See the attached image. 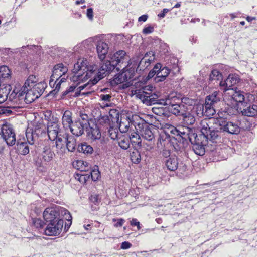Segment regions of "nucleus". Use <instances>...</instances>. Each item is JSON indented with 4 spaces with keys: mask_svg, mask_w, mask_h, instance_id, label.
<instances>
[{
    "mask_svg": "<svg viewBox=\"0 0 257 257\" xmlns=\"http://www.w3.org/2000/svg\"><path fill=\"white\" fill-rule=\"evenodd\" d=\"M64 218L67 220L68 222H70V225L71 224L72 217L69 212L67 213V214L64 216Z\"/></svg>",
    "mask_w": 257,
    "mask_h": 257,
    "instance_id": "nucleus-64",
    "label": "nucleus"
},
{
    "mask_svg": "<svg viewBox=\"0 0 257 257\" xmlns=\"http://www.w3.org/2000/svg\"><path fill=\"white\" fill-rule=\"evenodd\" d=\"M131 159L134 163H139L141 159L140 153L138 150H135L131 153Z\"/></svg>",
    "mask_w": 257,
    "mask_h": 257,
    "instance_id": "nucleus-38",
    "label": "nucleus"
},
{
    "mask_svg": "<svg viewBox=\"0 0 257 257\" xmlns=\"http://www.w3.org/2000/svg\"><path fill=\"white\" fill-rule=\"evenodd\" d=\"M118 143L120 147L124 150L127 149L130 147V141L127 138L120 139Z\"/></svg>",
    "mask_w": 257,
    "mask_h": 257,
    "instance_id": "nucleus-43",
    "label": "nucleus"
},
{
    "mask_svg": "<svg viewBox=\"0 0 257 257\" xmlns=\"http://www.w3.org/2000/svg\"><path fill=\"white\" fill-rule=\"evenodd\" d=\"M22 91L25 94V100L27 103H31L39 98V97L34 93V91L30 88H22Z\"/></svg>",
    "mask_w": 257,
    "mask_h": 257,
    "instance_id": "nucleus-27",
    "label": "nucleus"
},
{
    "mask_svg": "<svg viewBox=\"0 0 257 257\" xmlns=\"http://www.w3.org/2000/svg\"><path fill=\"white\" fill-rule=\"evenodd\" d=\"M194 153L199 156H202L205 154V149L202 145L196 144L193 146Z\"/></svg>",
    "mask_w": 257,
    "mask_h": 257,
    "instance_id": "nucleus-42",
    "label": "nucleus"
},
{
    "mask_svg": "<svg viewBox=\"0 0 257 257\" xmlns=\"http://www.w3.org/2000/svg\"><path fill=\"white\" fill-rule=\"evenodd\" d=\"M63 220L49 222L44 230V234L47 236H57L62 231L63 226Z\"/></svg>",
    "mask_w": 257,
    "mask_h": 257,
    "instance_id": "nucleus-6",
    "label": "nucleus"
},
{
    "mask_svg": "<svg viewBox=\"0 0 257 257\" xmlns=\"http://www.w3.org/2000/svg\"><path fill=\"white\" fill-rule=\"evenodd\" d=\"M183 116V120L184 122L188 125H192L195 121V118L194 115L191 113H187L186 111L184 112Z\"/></svg>",
    "mask_w": 257,
    "mask_h": 257,
    "instance_id": "nucleus-37",
    "label": "nucleus"
},
{
    "mask_svg": "<svg viewBox=\"0 0 257 257\" xmlns=\"http://www.w3.org/2000/svg\"><path fill=\"white\" fill-rule=\"evenodd\" d=\"M153 87L147 85L139 89L131 91V94L136 98L141 100L144 104L151 105L155 103L163 104L168 105L169 111L175 115H184L186 111L184 104H172L170 99L168 97L165 99L158 100V96L155 93H152Z\"/></svg>",
    "mask_w": 257,
    "mask_h": 257,
    "instance_id": "nucleus-2",
    "label": "nucleus"
},
{
    "mask_svg": "<svg viewBox=\"0 0 257 257\" xmlns=\"http://www.w3.org/2000/svg\"><path fill=\"white\" fill-rule=\"evenodd\" d=\"M45 88V84L43 82L36 83L32 88H30L34 91L39 97L42 94Z\"/></svg>",
    "mask_w": 257,
    "mask_h": 257,
    "instance_id": "nucleus-32",
    "label": "nucleus"
},
{
    "mask_svg": "<svg viewBox=\"0 0 257 257\" xmlns=\"http://www.w3.org/2000/svg\"><path fill=\"white\" fill-rule=\"evenodd\" d=\"M62 124L64 127L69 128L73 123L72 119V113L68 110L65 111L62 118Z\"/></svg>",
    "mask_w": 257,
    "mask_h": 257,
    "instance_id": "nucleus-29",
    "label": "nucleus"
},
{
    "mask_svg": "<svg viewBox=\"0 0 257 257\" xmlns=\"http://www.w3.org/2000/svg\"><path fill=\"white\" fill-rule=\"evenodd\" d=\"M91 176L93 181H97L100 177V172L97 166H96L91 172Z\"/></svg>",
    "mask_w": 257,
    "mask_h": 257,
    "instance_id": "nucleus-45",
    "label": "nucleus"
},
{
    "mask_svg": "<svg viewBox=\"0 0 257 257\" xmlns=\"http://www.w3.org/2000/svg\"><path fill=\"white\" fill-rule=\"evenodd\" d=\"M153 31H154L153 27H152L151 26H149L146 27L143 29V33L145 34H150L152 32H153Z\"/></svg>",
    "mask_w": 257,
    "mask_h": 257,
    "instance_id": "nucleus-51",
    "label": "nucleus"
},
{
    "mask_svg": "<svg viewBox=\"0 0 257 257\" xmlns=\"http://www.w3.org/2000/svg\"><path fill=\"white\" fill-rule=\"evenodd\" d=\"M169 11V10L166 8H164L161 11V12L158 14V16L161 18H164L165 16V14Z\"/></svg>",
    "mask_w": 257,
    "mask_h": 257,
    "instance_id": "nucleus-63",
    "label": "nucleus"
},
{
    "mask_svg": "<svg viewBox=\"0 0 257 257\" xmlns=\"http://www.w3.org/2000/svg\"><path fill=\"white\" fill-rule=\"evenodd\" d=\"M111 96L109 94H101L100 95V98L102 101L105 102H110Z\"/></svg>",
    "mask_w": 257,
    "mask_h": 257,
    "instance_id": "nucleus-54",
    "label": "nucleus"
},
{
    "mask_svg": "<svg viewBox=\"0 0 257 257\" xmlns=\"http://www.w3.org/2000/svg\"><path fill=\"white\" fill-rule=\"evenodd\" d=\"M76 86H71L68 89L65 90L63 93V96H65L67 94H69V93L74 92L75 89H76Z\"/></svg>",
    "mask_w": 257,
    "mask_h": 257,
    "instance_id": "nucleus-52",
    "label": "nucleus"
},
{
    "mask_svg": "<svg viewBox=\"0 0 257 257\" xmlns=\"http://www.w3.org/2000/svg\"><path fill=\"white\" fill-rule=\"evenodd\" d=\"M185 130L187 131V132H189V130L188 128H185ZM177 132L178 133L177 135H179L180 137H181L183 139H187V138H189V136H188V132H186L184 131H182L180 130H177Z\"/></svg>",
    "mask_w": 257,
    "mask_h": 257,
    "instance_id": "nucleus-47",
    "label": "nucleus"
},
{
    "mask_svg": "<svg viewBox=\"0 0 257 257\" xmlns=\"http://www.w3.org/2000/svg\"><path fill=\"white\" fill-rule=\"evenodd\" d=\"M15 108L16 107H15L0 108V114H5L6 116H9L13 112Z\"/></svg>",
    "mask_w": 257,
    "mask_h": 257,
    "instance_id": "nucleus-44",
    "label": "nucleus"
},
{
    "mask_svg": "<svg viewBox=\"0 0 257 257\" xmlns=\"http://www.w3.org/2000/svg\"><path fill=\"white\" fill-rule=\"evenodd\" d=\"M130 224L132 226H136L138 230H140L141 228L140 222H138L136 219H133L131 221Z\"/></svg>",
    "mask_w": 257,
    "mask_h": 257,
    "instance_id": "nucleus-57",
    "label": "nucleus"
},
{
    "mask_svg": "<svg viewBox=\"0 0 257 257\" xmlns=\"http://www.w3.org/2000/svg\"><path fill=\"white\" fill-rule=\"evenodd\" d=\"M133 119V121L138 123V125H136V132H138L143 139L148 141H152L154 138V134L144 120L139 116H135Z\"/></svg>",
    "mask_w": 257,
    "mask_h": 257,
    "instance_id": "nucleus-3",
    "label": "nucleus"
},
{
    "mask_svg": "<svg viewBox=\"0 0 257 257\" xmlns=\"http://www.w3.org/2000/svg\"><path fill=\"white\" fill-rule=\"evenodd\" d=\"M78 150L79 152H82L85 154H91L93 151V148L86 143L82 144L80 146L79 145Z\"/></svg>",
    "mask_w": 257,
    "mask_h": 257,
    "instance_id": "nucleus-35",
    "label": "nucleus"
},
{
    "mask_svg": "<svg viewBox=\"0 0 257 257\" xmlns=\"http://www.w3.org/2000/svg\"><path fill=\"white\" fill-rule=\"evenodd\" d=\"M59 210L57 207L47 208L43 212V217L48 222L57 221L59 219Z\"/></svg>",
    "mask_w": 257,
    "mask_h": 257,
    "instance_id": "nucleus-14",
    "label": "nucleus"
},
{
    "mask_svg": "<svg viewBox=\"0 0 257 257\" xmlns=\"http://www.w3.org/2000/svg\"><path fill=\"white\" fill-rule=\"evenodd\" d=\"M85 125L83 122L78 119L74 122L69 128L70 129L71 133L76 136H80L84 133Z\"/></svg>",
    "mask_w": 257,
    "mask_h": 257,
    "instance_id": "nucleus-19",
    "label": "nucleus"
},
{
    "mask_svg": "<svg viewBox=\"0 0 257 257\" xmlns=\"http://www.w3.org/2000/svg\"><path fill=\"white\" fill-rule=\"evenodd\" d=\"M220 101V95L219 92L215 91L211 95L207 96L205 99L206 105L215 106V105Z\"/></svg>",
    "mask_w": 257,
    "mask_h": 257,
    "instance_id": "nucleus-25",
    "label": "nucleus"
},
{
    "mask_svg": "<svg viewBox=\"0 0 257 257\" xmlns=\"http://www.w3.org/2000/svg\"><path fill=\"white\" fill-rule=\"evenodd\" d=\"M195 113L199 117L204 115V106L202 104L197 105L192 111V113Z\"/></svg>",
    "mask_w": 257,
    "mask_h": 257,
    "instance_id": "nucleus-40",
    "label": "nucleus"
},
{
    "mask_svg": "<svg viewBox=\"0 0 257 257\" xmlns=\"http://www.w3.org/2000/svg\"><path fill=\"white\" fill-rule=\"evenodd\" d=\"M218 118H209L202 119L198 125L201 134L205 136L211 129H218Z\"/></svg>",
    "mask_w": 257,
    "mask_h": 257,
    "instance_id": "nucleus-9",
    "label": "nucleus"
},
{
    "mask_svg": "<svg viewBox=\"0 0 257 257\" xmlns=\"http://www.w3.org/2000/svg\"><path fill=\"white\" fill-rule=\"evenodd\" d=\"M7 93H1V90H0V103L4 102L7 98Z\"/></svg>",
    "mask_w": 257,
    "mask_h": 257,
    "instance_id": "nucleus-60",
    "label": "nucleus"
},
{
    "mask_svg": "<svg viewBox=\"0 0 257 257\" xmlns=\"http://www.w3.org/2000/svg\"><path fill=\"white\" fill-rule=\"evenodd\" d=\"M1 134L8 146H12L15 144L16 135L11 126L7 124L3 125Z\"/></svg>",
    "mask_w": 257,
    "mask_h": 257,
    "instance_id": "nucleus-8",
    "label": "nucleus"
},
{
    "mask_svg": "<svg viewBox=\"0 0 257 257\" xmlns=\"http://www.w3.org/2000/svg\"><path fill=\"white\" fill-rule=\"evenodd\" d=\"M217 122L218 129H220V131L226 132L231 134H237L240 131L237 123L228 121L223 118H218Z\"/></svg>",
    "mask_w": 257,
    "mask_h": 257,
    "instance_id": "nucleus-5",
    "label": "nucleus"
},
{
    "mask_svg": "<svg viewBox=\"0 0 257 257\" xmlns=\"http://www.w3.org/2000/svg\"><path fill=\"white\" fill-rule=\"evenodd\" d=\"M59 210V216L60 214H61L63 217L67 214V213L69 212V211L64 208H61L59 207H57Z\"/></svg>",
    "mask_w": 257,
    "mask_h": 257,
    "instance_id": "nucleus-58",
    "label": "nucleus"
},
{
    "mask_svg": "<svg viewBox=\"0 0 257 257\" xmlns=\"http://www.w3.org/2000/svg\"><path fill=\"white\" fill-rule=\"evenodd\" d=\"M97 51L98 57L101 60H103L108 53V46L106 43L100 41L97 45Z\"/></svg>",
    "mask_w": 257,
    "mask_h": 257,
    "instance_id": "nucleus-22",
    "label": "nucleus"
},
{
    "mask_svg": "<svg viewBox=\"0 0 257 257\" xmlns=\"http://www.w3.org/2000/svg\"><path fill=\"white\" fill-rule=\"evenodd\" d=\"M132 246V244L128 241H124L121 243V248L122 249H127Z\"/></svg>",
    "mask_w": 257,
    "mask_h": 257,
    "instance_id": "nucleus-55",
    "label": "nucleus"
},
{
    "mask_svg": "<svg viewBox=\"0 0 257 257\" xmlns=\"http://www.w3.org/2000/svg\"><path fill=\"white\" fill-rule=\"evenodd\" d=\"M141 135L138 132L132 133L129 136L130 142L134 145L141 146Z\"/></svg>",
    "mask_w": 257,
    "mask_h": 257,
    "instance_id": "nucleus-34",
    "label": "nucleus"
},
{
    "mask_svg": "<svg viewBox=\"0 0 257 257\" xmlns=\"http://www.w3.org/2000/svg\"><path fill=\"white\" fill-rule=\"evenodd\" d=\"M54 156L55 154L51 150L50 145L44 146L42 152V157L45 162H49L53 159Z\"/></svg>",
    "mask_w": 257,
    "mask_h": 257,
    "instance_id": "nucleus-24",
    "label": "nucleus"
},
{
    "mask_svg": "<svg viewBox=\"0 0 257 257\" xmlns=\"http://www.w3.org/2000/svg\"><path fill=\"white\" fill-rule=\"evenodd\" d=\"M17 146L18 151L20 154L26 155L29 153L30 149L27 142H18Z\"/></svg>",
    "mask_w": 257,
    "mask_h": 257,
    "instance_id": "nucleus-31",
    "label": "nucleus"
},
{
    "mask_svg": "<svg viewBox=\"0 0 257 257\" xmlns=\"http://www.w3.org/2000/svg\"><path fill=\"white\" fill-rule=\"evenodd\" d=\"M33 224L36 228H42L43 227L44 223V222L39 218H33Z\"/></svg>",
    "mask_w": 257,
    "mask_h": 257,
    "instance_id": "nucleus-46",
    "label": "nucleus"
},
{
    "mask_svg": "<svg viewBox=\"0 0 257 257\" xmlns=\"http://www.w3.org/2000/svg\"><path fill=\"white\" fill-rule=\"evenodd\" d=\"M219 130L220 129L212 128L204 137L207 140H209L213 143H216L220 138Z\"/></svg>",
    "mask_w": 257,
    "mask_h": 257,
    "instance_id": "nucleus-26",
    "label": "nucleus"
},
{
    "mask_svg": "<svg viewBox=\"0 0 257 257\" xmlns=\"http://www.w3.org/2000/svg\"><path fill=\"white\" fill-rule=\"evenodd\" d=\"M165 139H163L162 136H160L157 143V147L162 149L165 146Z\"/></svg>",
    "mask_w": 257,
    "mask_h": 257,
    "instance_id": "nucleus-48",
    "label": "nucleus"
},
{
    "mask_svg": "<svg viewBox=\"0 0 257 257\" xmlns=\"http://www.w3.org/2000/svg\"><path fill=\"white\" fill-rule=\"evenodd\" d=\"M170 72V70L167 67H163L157 73V76L155 77V82H159L164 81Z\"/></svg>",
    "mask_w": 257,
    "mask_h": 257,
    "instance_id": "nucleus-28",
    "label": "nucleus"
},
{
    "mask_svg": "<svg viewBox=\"0 0 257 257\" xmlns=\"http://www.w3.org/2000/svg\"><path fill=\"white\" fill-rule=\"evenodd\" d=\"M222 78V75L217 70H213L209 76V80H220Z\"/></svg>",
    "mask_w": 257,
    "mask_h": 257,
    "instance_id": "nucleus-41",
    "label": "nucleus"
},
{
    "mask_svg": "<svg viewBox=\"0 0 257 257\" xmlns=\"http://www.w3.org/2000/svg\"><path fill=\"white\" fill-rule=\"evenodd\" d=\"M162 65L160 63H157L155 65L153 68L154 71L156 72L157 73L159 72L162 69Z\"/></svg>",
    "mask_w": 257,
    "mask_h": 257,
    "instance_id": "nucleus-62",
    "label": "nucleus"
},
{
    "mask_svg": "<svg viewBox=\"0 0 257 257\" xmlns=\"http://www.w3.org/2000/svg\"><path fill=\"white\" fill-rule=\"evenodd\" d=\"M68 71L66 67L62 63L58 64L54 67L52 74L50 80V85H51L55 79H59Z\"/></svg>",
    "mask_w": 257,
    "mask_h": 257,
    "instance_id": "nucleus-15",
    "label": "nucleus"
},
{
    "mask_svg": "<svg viewBox=\"0 0 257 257\" xmlns=\"http://www.w3.org/2000/svg\"><path fill=\"white\" fill-rule=\"evenodd\" d=\"M87 16L90 20L93 19V11L92 8H89L87 10Z\"/></svg>",
    "mask_w": 257,
    "mask_h": 257,
    "instance_id": "nucleus-59",
    "label": "nucleus"
},
{
    "mask_svg": "<svg viewBox=\"0 0 257 257\" xmlns=\"http://www.w3.org/2000/svg\"><path fill=\"white\" fill-rule=\"evenodd\" d=\"M38 78L34 75H30L25 81L22 88H32L34 85L38 82Z\"/></svg>",
    "mask_w": 257,
    "mask_h": 257,
    "instance_id": "nucleus-30",
    "label": "nucleus"
},
{
    "mask_svg": "<svg viewBox=\"0 0 257 257\" xmlns=\"http://www.w3.org/2000/svg\"><path fill=\"white\" fill-rule=\"evenodd\" d=\"M47 134L49 139L54 141L60 133L59 126L56 122H49L47 124Z\"/></svg>",
    "mask_w": 257,
    "mask_h": 257,
    "instance_id": "nucleus-18",
    "label": "nucleus"
},
{
    "mask_svg": "<svg viewBox=\"0 0 257 257\" xmlns=\"http://www.w3.org/2000/svg\"><path fill=\"white\" fill-rule=\"evenodd\" d=\"M10 76V70L6 66H2L0 67V79L6 78Z\"/></svg>",
    "mask_w": 257,
    "mask_h": 257,
    "instance_id": "nucleus-39",
    "label": "nucleus"
},
{
    "mask_svg": "<svg viewBox=\"0 0 257 257\" xmlns=\"http://www.w3.org/2000/svg\"><path fill=\"white\" fill-rule=\"evenodd\" d=\"M6 142L0 134V153L2 152L6 146Z\"/></svg>",
    "mask_w": 257,
    "mask_h": 257,
    "instance_id": "nucleus-53",
    "label": "nucleus"
},
{
    "mask_svg": "<svg viewBox=\"0 0 257 257\" xmlns=\"http://www.w3.org/2000/svg\"><path fill=\"white\" fill-rule=\"evenodd\" d=\"M138 115H123L121 117L119 123V129L122 133H126L129 130L131 125H133L136 128V125H138L137 122L133 121V117Z\"/></svg>",
    "mask_w": 257,
    "mask_h": 257,
    "instance_id": "nucleus-12",
    "label": "nucleus"
},
{
    "mask_svg": "<svg viewBox=\"0 0 257 257\" xmlns=\"http://www.w3.org/2000/svg\"><path fill=\"white\" fill-rule=\"evenodd\" d=\"M111 60L114 63H116L117 67L118 65H119L120 68L123 67V69H125L126 63H128L130 59L124 51L119 50L114 54L111 58Z\"/></svg>",
    "mask_w": 257,
    "mask_h": 257,
    "instance_id": "nucleus-11",
    "label": "nucleus"
},
{
    "mask_svg": "<svg viewBox=\"0 0 257 257\" xmlns=\"http://www.w3.org/2000/svg\"><path fill=\"white\" fill-rule=\"evenodd\" d=\"M239 82V78L237 75H229L224 81L219 82L220 86L223 91L230 92L231 89H234V85Z\"/></svg>",
    "mask_w": 257,
    "mask_h": 257,
    "instance_id": "nucleus-13",
    "label": "nucleus"
},
{
    "mask_svg": "<svg viewBox=\"0 0 257 257\" xmlns=\"http://www.w3.org/2000/svg\"><path fill=\"white\" fill-rule=\"evenodd\" d=\"M164 163L167 168L171 171H174L178 168V161L175 156L167 157L164 160Z\"/></svg>",
    "mask_w": 257,
    "mask_h": 257,
    "instance_id": "nucleus-21",
    "label": "nucleus"
},
{
    "mask_svg": "<svg viewBox=\"0 0 257 257\" xmlns=\"http://www.w3.org/2000/svg\"><path fill=\"white\" fill-rule=\"evenodd\" d=\"M80 118H79V119L80 120V119H82V122H83L84 123V125L86 124V123L88 122V116L86 114H80Z\"/></svg>",
    "mask_w": 257,
    "mask_h": 257,
    "instance_id": "nucleus-56",
    "label": "nucleus"
},
{
    "mask_svg": "<svg viewBox=\"0 0 257 257\" xmlns=\"http://www.w3.org/2000/svg\"><path fill=\"white\" fill-rule=\"evenodd\" d=\"M252 101H245V103H242V108L241 113L245 116L252 117L257 114V105H251Z\"/></svg>",
    "mask_w": 257,
    "mask_h": 257,
    "instance_id": "nucleus-17",
    "label": "nucleus"
},
{
    "mask_svg": "<svg viewBox=\"0 0 257 257\" xmlns=\"http://www.w3.org/2000/svg\"><path fill=\"white\" fill-rule=\"evenodd\" d=\"M227 94L231 97V98L234 100L238 105H243L242 103H245V101H252L254 97L253 95L246 94L244 96L243 92L238 91H237L235 89H231L230 92H228Z\"/></svg>",
    "mask_w": 257,
    "mask_h": 257,
    "instance_id": "nucleus-7",
    "label": "nucleus"
},
{
    "mask_svg": "<svg viewBox=\"0 0 257 257\" xmlns=\"http://www.w3.org/2000/svg\"><path fill=\"white\" fill-rule=\"evenodd\" d=\"M155 60V54L152 51L147 52L140 60L137 69L140 71L146 69Z\"/></svg>",
    "mask_w": 257,
    "mask_h": 257,
    "instance_id": "nucleus-16",
    "label": "nucleus"
},
{
    "mask_svg": "<svg viewBox=\"0 0 257 257\" xmlns=\"http://www.w3.org/2000/svg\"><path fill=\"white\" fill-rule=\"evenodd\" d=\"M66 146L68 151H74L77 146L76 139L72 136L68 135Z\"/></svg>",
    "mask_w": 257,
    "mask_h": 257,
    "instance_id": "nucleus-33",
    "label": "nucleus"
},
{
    "mask_svg": "<svg viewBox=\"0 0 257 257\" xmlns=\"http://www.w3.org/2000/svg\"><path fill=\"white\" fill-rule=\"evenodd\" d=\"M54 81H55V84H56V86H55V89H54V91L57 92L60 90L61 83H60L59 82H58L59 79H57V80L56 79H55Z\"/></svg>",
    "mask_w": 257,
    "mask_h": 257,
    "instance_id": "nucleus-61",
    "label": "nucleus"
},
{
    "mask_svg": "<svg viewBox=\"0 0 257 257\" xmlns=\"http://www.w3.org/2000/svg\"><path fill=\"white\" fill-rule=\"evenodd\" d=\"M68 134L67 133H60L59 135H58L56 139L55 140V146L57 149H64L65 144L68 137Z\"/></svg>",
    "mask_w": 257,
    "mask_h": 257,
    "instance_id": "nucleus-23",
    "label": "nucleus"
},
{
    "mask_svg": "<svg viewBox=\"0 0 257 257\" xmlns=\"http://www.w3.org/2000/svg\"><path fill=\"white\" fill-rule=\"evenodd\" d=\"M204 108V115L207 117H211L216 113L215 106H214L206 105V103H205Z\"/></svg>",
    "mask_w": 257,
    "mask_h": 257,
    "instance_id": "nucleus-36",
    "label": "nucleus"
},
{
    "mask_svg": "<svg viewBox=\"0 0 257 257\" xmlns=\"http://www.w3.org/2000/svg\"><path fill=\"white\" fill-rule=\"evenodd\" d=\"M88 136L92 142H96L98 144V148L103 149L106 141L104 138L101 137V134L99 128L96 126L91 127L88 133Z\"/></svg>",
    "mask_w": 257,
    "mask_h": 257,
    "instance_id": "nucleus-10",
    "label": "nucleus"
},
{
    "mask_svg": "<svg viewBox=\"0 0 257 257\" xmlns=\"http://www.w3.org/2000/svg\"><path fill=\"white\" fill-rule=\"evenodd\" d=\"M123 72L121 73L118 74L114 77L113 79L110 81L111 85H116L119 84L123 83L124 82L127 81L128 79H130V76L127 75L126 72L127 70H125V69H123Z\"/></svg>",
    "mask_w": 257,
    "mask_h": 257,
    "instance_id": "nucleus-20",
    "label": "nucleus"
},
{
    "mask_svg": "<svg viewBox=\"0 0 257 257\" xmlns=\"http://www.w3.org/2000/svg\"><path fill=\"white\" fill-rule=\"evenodd\" d=\"M46 130V127L42 121L34 122L33 128H28L26 132V137L28 143L30 145H33L35 141L39 136L45 134Z\"/></svg>",
    "mask_w": 257,
    "mask_h": 257,
    "instance_id": "nucleus-4",
    "label": "nucleus"
},
{
    "mask_svg": "<svg viewBox=\"0 0 257 257\" xmlns=\"http://www.w3.org/2000/svg\"><path fill=\"white\" fill-rule=\"evenodd\" d=\"M112 221L113 222L117 221V223L114 225V226L115 227H118L122 226L123 225L124 223L125 222V220L122 218H120V219H118L114 218L112 219Z\"/></svg>",
    "mask_w": 257,
    "mask_h": 257,
    "instance_id": "nucleus-49",
    "label": "nucleus"
},
{
    "mask_svg": "<svg viewBox=\"0 0 257 257\" xmlns=\"http://www.w3.org/2000/svg\"><path fill=\"white\" fill-rule=\"evenodd\" d=\"M116 68L118 70L120 69L119 67L116 66V63L110 61H106L101 65L98 69V72L96 70L97 67L95 65H89L88 61L84 58H80L78 60L77 63H75L73 69L74 73L73 76L71 78L72 81L74 82H83L90 78L89 81L86 84L79 86L74 95L71 94V96L77 97L80 95L81 92L86 89L85 91L82 92V94L88 95L91 94L94 90L91 89L92 86L96 84L100 80L104 78L110 72Z\"/></svg>",
    "mask_w": 257,
    "mask_h": 257,
    "instance_id": "nucleus-1",
    "label": "nucleus"
},
{
    "mask_svg": "<svg viewBox=\"0 0 257 257\" xmlns=\"http://www.w3.org/2000/svg\"><path fill=\"white\" fill-rule=\"evenodd\" d=\"M152 111L153 113L158 115L161 116L164 114V110L162 108L153 107Z\"/></svg>",
    "mask_w": 257,
    "mask_h": 257,
    "instance_id": "nucleus-50",
    "label": "nucleus"
}]
</instances>
